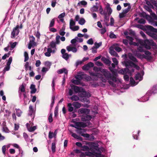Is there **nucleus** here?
Wrapping results in <instances>:
<instances>
[{"label":"nucleus","instance_id":"25","mask_svg":"<svg viewBox=\"0 0 157 157\" xmlns=\"http://www.w3.org/2000/svg\"><path fill=\"white\" fill-rule=\"evenodd\" d=\"M111 80L113 82H120L119 80L115 76H113L112 75V77L110 78V80Z\"/></svg>","mask_w":157,"mask_h":157},{"label":"nucleus","instance_id":"9","mask_svg":"<svg viewBox=\"0 0 157 157\" xmlns=\"http://www.w3.org/2000/svg\"><path fill=\"white\" fill-rule=\"evenodd\" d=\"M77 132L80 134L82 136H83L85 137L89 138L90 135L86 133L85 134L84 132H86V130L84 128H77Z\"/></svg>","mask_w":157,"mask_h":157},{"label":"nucleus","instance_id":"63","mask_svg":"<svg viewBox=\"0 0 157 157\" xmlns=\"http://www.w3.org/2000/svg\"><path fill=\"white\" fill-rule=\"evenodd\" d=\"M97 48H96L94 46L93 47L91 48V50L92 51V52L93 53H96L97 51Z\"/></svg>","mask_w":157,"mask_h":157},{"label":"nucleus","instance_id":"19","mask_svg":"<svg viewBox=\"0 0 157 157\" xmlns=\"http://www.w3.org/2000/svg\"><path fill=\"white\" fill-rule=\"evenodd\" d=\"M29 125V124L28 123H27L26 124V126L28 128V130L30 132H33L36 129V126H34L33 127H30L29 128H28V125Z\"/></svg>","mask_w":157,"mask_h":157},{"label":"nucleus","instance_id":"33","mask_svg":"<svg viewBox=\"0 0 157 157\" xmlns=\"http://www.w3.org/2000/svg\"><path fill=\"white\" fill-rule=\"evenodd\" d=\"M51 64V63L49 61H46L44 63L45 65L49 69L50 68Z\"/></svg>","mask_w":157,"mask_h":157},{"label":"nucleus","instance_id":"43","mask_svg":"<svg viewBox=\"0 0 157 157\" xmlns=\"http://www.w3.org/2000/svg\"><path fill=\"white\" fill-rule=\"evenodd\" d=\"M55 19H53L51 21L49 25V27H53L55 24Z\"/></svg>","mask_w":157,"mask_h":157},{"label":"nucleus","instance_id":"64","mask_svg":"<svg viewBox=\"0 0 157 157\" xmlns=\"http://www.w3.org/2000/svg\"><path fill=\"white\" fill-rule=\"evenodd\" d=\"M100 31L101 34H104L106 32V28H104L101 29Z\"/></svg>","mask_w":157,"mask_h":157},{"label":"nucleus","instance_id":"20","mask_svg":"<svg viewBox=\"0 0 157 157\" xmlns=\"http://www.w3.org/2000/svg\"><path fill=\"white\" fill-rule=\"evenodd\" d=\"M109 52L111 55L112 56H113L117 57H119V56L117 53L113 49H110Z\"/></svg>","mask_w":157,"mask_h":157},{"label":"nucleus","instance_id":"27","mask_svg":"<svg viewBox=\"0 0 157 157\" xmlns=\"http://www.w3.org/2000/svg\"><path fill=\"white\" fill-rule=\"evenodd\" d=\"M131 6H128L127 8L123 10L122 11L123 13H124V14H125L126 15V14L130 11L131 9Z\"/></svg>","mask_w":157,"mask_h":157},{"label":"nucleus","instance_id":"1","mask_svg":"<svg viewBox=\"0 0 157 157\" xmlns=\"http://www.w3.org/2000/svg\"><path fill=\"white\" fill-rule=\"evenodd\" d=\"M101 72L103 75H101L100 77V79L102 82L105 83L108 81L109 84L112 86H114L113 82L110 80V78L112 77V75L109 71L105 69L101 70Z\"/></svg>","mask_w":157,"mask_h":157},{"label":"nucleus","instance_id":"17","mask_svg":"<svg viewBox=\"0 0 157 157\" xmlns=\"http://www.w3.org/2000/svg\"><path fill=\"white\" fill-rule=\"evenodd\" d=\"M30 89H31V93L33 94L35 93L36 90V89L35 88V85L32 84L31 85Z\"/></svg>","mask_w":157,"mask_h":157},{"label":"nucleus","instance_id":"58","mask_svg":"<svg viewBox=\"0 0 157 157\" xmlns=\"http://www.w3.org/2000/svg\"><path fill=\"white\" fill-rule=\"evenodd\" d=\"M60 38V36L59 35H57L56 37V41L55 42L56 44H59L60 43L59 39Z\"/></svg>","mask_w":157,"mask_h":157},{"label":"nucleus","instance_id":"42","mask_svg":"<svg viewBox=\"0 0 157 157\" xmlns=\"http://www.w3.org/2000/svg\"><path fill=\"white\" fill-rule=\"evenodd\" d=\"M19 89L21 92H23L24 93L25 92V86L23 84H22L20 87Z\"/></svg>","mask_w":157,"mask_h":157},{"label":"nucleus","instance_id":"2","mask_svg":"<svg viewBox=\"0 0 157 157\" xmlns=\"http://www.w3.org/2000/svg\"><path fill=\"white\" fill-rule=\"evenodd\" d=\"M122 63L126 67L125 71L128 72L130 74H132L134 71V69L133 68V67L137 70L140 68L139 66L129 60L124 61L122 62Z\"/></svg>","mask_w":157,"mask_h":157},{"label":"nucleus","instance_id":"62","mask_svg":"<svg viewBox=\"0 0 157 157\" xmlns=\"http://www.w3.org/2000/svg\"><path fill=\"white\" fill-rule=\"evenodd\" d=\"M53 137H54L53 132H51V131H50L48 134V137L49 139H51Z\"/></svg>","mask_w":157,"mask_h":157},{"label":"nucleus","instance_id":"16","mask_svg":"<svg viewBox=\"0 0 157 157\" xmlns=\"http://www.w3.org/2000/svg\"><path fill=\"white\" fill-rule=\"evenodd\" d=\"M135 79L136 80H139V81H141L143 79V76L140 73L138 72L135 76Z\"/></svg>","mask_w":157,"mask_h":157},{"label":"nucleus","instance_id":"45","mask_svg":"<svg viewBox=\"0 0 157 157\" xmlns=\"http://www.w3.org/2000/svg\"><path fill=\"white\" fill-rule=\"evenodd\" d=\"M71 136L72 137H73L77 139H80V138H81V137L80 136L77 135L75 133H73L72 134Z\"/></svg>","mask_w":157,"mask_h":157},{"label":"nucleus","instance_id":"10","mask_svg":"<svg viewBox=\"0 0 157 157\" xmlns=\"http://www.w3.org/2000/svg\"><path fill=\"white\" fill-rule=\"evenodd\" d=\"M12 61V57L10 56L7 62L6 63V65L3 71H8L10 69V65Z\"/></svg>","mask_w":157,"mask_h":157},{"label":"nucleus","instance_id":"41","mask_svg":"<svg viewBox=\"0 0 157 157\" xmlns=\"http://www.w3.org/2000/svg\"><path fill=\"white\" fill-rule=\"evenodd\" d=\"M56 43L54 41H52L50 43V46L52 48H54L56 47Z\"/></svg>","mask_w":157,"mask_h":157},{"label":"nucleus","instance_id":"28","mask_svg":"<svg viewBox=\"0 0 157 157\" xmlns=\"http://www.w3.org/2000/svg\"><path fill=\"white\" fill-rule=\"evenodd\" d=\"M17 44V42H15L13 43H11V48L10 49V50H12L16 46V45Z\"/></svg>","mask_w":157,"mask_h":157},{"label":"nucleus","instance_id":"34","mask_svg":"<svg viewBox=\"0 0 157 157\" xmlns=\"http://www.w3.org/2000/svg\"><path fill=\"white\" fill-rule=\"evenodd\" d=\"M29 39L30 40L29 42L33 43V44L35 43V38L33 36H31L29 37Z\"/></svg>","mask_w":157,"mask_h":157},{"label":"nucleus","instance_id":"4","mask_svg":"<svg viewBox=\"0 0 157 157\" xmlns=\"http://www.w3.org/2000/svg\"><path fill=\"white\" fill-rule=\"evenodd\" d=\"M138 42L140 45L144 46L146 48L150 49L151 48V46H155L156 44L152 40L147 39L143 40L141 39H139Z\"/></svg>","mask_w":157,"mask_h":157},{"label":"nucleus","instance_id":"8","mask_svg":"<svg viewBox=\"0 0 157 157\" xmlns=\"http://www.w3.org/2000/svg\"><path fill=\"white\" fill-rule=\"evenodd\" d=\"M19 25H17L16 27L13 29L11 33V37L12 38H14L16 36H17L19 32Z\"/></svg>","mask_w":157,"mask_h":157},{"label":"nucleus","instance_id":"61","mask_svg":"<svg viewBox=\"0 0 157 157\" xmlns=\"http://www.w3.org/2000/svg\"><path fill=\"white\" fill-rule=\"evenodd\" d=\"M63 29V31H62L61 30H60L59 32V33L60 35L62 36H63L65 34V32L64 31L65 29V28H64Z\"/></svg>","mask_w":157,"mask_h":157},{"label":"nucleus","instance_id":"55","mask_svg":"<svg viewBox=\"0 0 157 157\" xmlns=\"http://www.w3.org/2000/svg\"><path fill=\"white\" fill-rule=\"evenodd\" d=\"M82 69L83 70L87 71L90 69V68L88 66V65L87 64L83 66L82 67Z\"/></svg>","mask_w":157,"mask_h":157},{"label":"nucleus","instance_id":"54","mask_svg":"<svg viewBox=\"0 0 157 157\" xmlns=\"http://www.w3.org/2000/svg\"><path fill=\"white\" fill-rule=\"evenodd\" d=\"M112 61L117 66L118 65V62L117 59L115 58H112Z\"/></svg>","mask_w":157,"mask_h":157},{"label":"nucleus","instance_id":"23","mask_svg":"<svg viewBox=\"0 0 157 157\" xmlns=\"http://www.w3.org/2000/svg\"><path fill=\"white\" fill-rule=\"evenodd\" d=\"M72 104L69 103L67 105L68 110L70 112H72L74 110V108L72 106Z\"/></svg>","mask_w":157,"mask_h":157},{"label":"nucleus","instance_id":"29","mask_svg":"<svg viewBox=\"0 0 157 157\" xmlns=\"http://www.w3.org/2000/svg\"><path fill=\"white\" fill-rule=\"evenodd\" d=\"M75 24V22L72 19H71L70 20V29H71V28Z\"/></svg>","mask_w":157,"mask_h":157},{"label":"nucleus","instance_id":"12","mask_svg":"<svg viewBox=\"0 0 157 157\" xmlns=\"http://www.w3.org/2000/svg\"><path fill=\"white\" fill-rule=\"evenodd\" d=\"M74 90L76 93L82 92L83 93H86L85 91H83V89L82 87H79L77 86H75L74 87Z\"/></svg>","mask_w":157,"mask_h":157},{"label":"nucleus","instance_id":"5","mask_svg":"<svg viewBox=\"0 0 157 157\" xmlns=\"http://www.w3.org/2000/svg\"><path fill=\"white\" fill-rule=\"evenodd\" d=\"M157 93V85L154 86L151 90H148L146 93V95L143 97L140 101L145 102L148 101L149 97L152 94H155Z\"/></svg>","mask_w":157,"mask_h":157},{"label":"nucleus","instance_id":"32","mask_svg":"<svg viewBox=\"0 0 157 157\" xmlns=\"http://www.w3.org/2000/svg\"><path fill=\"white\" fill-rule=\"evenodd\" d=\"M86 22V21L85 19L83 18H81L78 22V23L81 25H83Z\"/></svg>","mask_w":157,"mask_h":157},{"label":"nucleus","instance_id":"39","mask_svg":"<svg viewBox=\"0 0 157 157\" xmlns=\"http://www.w3.org/2000/svg\"><path fill=\"white\" fill-rule=\"evenodd\" d=\"M62 57L66 60H67L69 58V54L66 53L63 55Z\"/></svg>","mask_w":157,"mask_h":157},{"label":"nucleus","instance_id":"3","mask_svg":"<svg viewBox=\"0 0 157 157\" xmlns=\"http://www.w3.org/2000/svg\"><path fill=\"white\" fill-rule=\"evenodd\" d=\"M90 111L89 109H87L81 108L79 109L78 113L83 114L81 118L82 121H86L91 120L92 117L89 115L90 113Z\"/></svg>","mask_w":157,"mask_h":157},{"label":"nucleus","instance_id":"6","mask_svg":"<svg viewBox=\"0 0 157 157\" xmlns=\"http://www.w3.org/2000/svg\"><path fill=\"white\" fill-rule=\"evenodd\" d=\"M148 30L147 31V33L154 39H157V29L152 26L149 25L148 26Z\"/></svg>","mask_w":157,"mask_h":157},{"label":"nucleus","instance_id":"57","mask_svg":"<svg viewBox=\"0 0 157 157\" xmlns=\"http://www.w3.org/2000/svg\"><path fill=\"white\" fill-rule=\"evenodd\" d=\"M114 49V50L116 51H117V52H120L121 51H122V49L119 47H115Z\"/></svg>","mask_w":157,"mask_h":157},{"label":"nucleus","instance_id":"31","mask_svg":"<svg viewBox=\"0 0 157 157\" xmlns=\"http://www.w3.org/2000/svg\"><path fill=\"white\" fill-rule=\"evenodd\" d=\"M56 143L55 142H53L52 143V150L53 153H54L56 151Z\"/></svg>","mask_w":157,"mask_h":157},{"label":"nucleus","instance_id":"53","mask_svg":"<svg viewBox=\"0 0 157 157\" xmlns=\"http://www.w3.org/2000/svg\"><path fill=\"white\" fill-rule=\"evenodd\" d=\"M144 8L149 12H152V10L151 8L148 6L146 5L145 6H144Z\"/></svg>","mask_w":157,"mask_h":157},{"label":"nucleus","instance_id":"35","mask_svg":"<svg viewBox=\"0 0 157 157\" xmlns=\"http://www.w3.org/2000/svg\"><path fill=\"white\" fill-rule=\"evenodd\" d=\"M24 56H25L24 62H25L26 61H27V60H28L29 59L28 54L27 53V52H24Z\"/></svg>","mask_w":157,"mask_h":157},{"label":"nucleus","instance_id":"7","mask_svg":"<svg viewBox=\"0 0 157 157\" xmlns=\"http://www.w3.org/2000/svg\"><path fill=\"white\" fill-rule=\"evenodd\" d=\"M144 53L145 55L140 53H136V56L140 59H145L147 60H150L152 59V57L151 56V53L148 51H146L144 52Z\"/></svg>","mask_w":157,"mask_h":157},{"label":"nucleus","instance_id":"49","mask_svg":"<svg viewBox=\"0 0 157 157\" xmlns=\"http://www.w3.org/2000/svg\"><path fill=\"white\" fill-rule=\"evenodd\" d=\"M76 38H78V37H75V38L71 40V43L72 44L74 45L77 41Z\"/></svg>","mask_w":157,"mask_h":157},{"label":"nucleus","instance_id":"14","mask_svg":"<svg viewBox=\"0 0 157 157\" xmlns=\"http://www.w3.org/2000/svg\"><path fill=\"white\" fill-rule=\"evenodd\" d=\"M101 60L106 64L109 66L110 65L111 62L109 59L106 58L105 57H102L101 58Z\"/></svg>","mask_w":157,"mask_h":157},{"label":"nucleus","instance_id":"21","mask_svg":"<svg viewBox=\"0 0 157 157\" xmlns=\"http://www.w3.org/2000/svg\"><path fill=\"white\" fill-rule=\"evenodd\" d=\"M72 105L77 109L79 108L81 106L80 104L78 102H74L72 103Z\"/></svg>","mask_w":157,"mask_h":157},{"label":"nucleus","instance_id":"47","mask_svg":"<svg viewBox=\"0 0 157 157\" xmlns=\"http://www.w3.org/2000/svg\"><path fill=\"white\" fill-rule=\"evenodd\" d=\"M79 27L78 26H75L74 27H72L71 29H70L73 31L78 30L79 29Z\"/></svg>","mask_w":157,"mask_h":157},{"label":"nucleus","instance_id":"38","mask_svg":"<svg viewBox=\"0 0 157 157\" xmlns=\"http://www.w3.org/2000/svg\"><path fill=\"white\" fill-rule=\"evenodd\" d=\"M104 15V21H108L109 20V16L107 15V13H106L104 14H103Z\"/></svg>","mask_w":157,"mask_h":157},{"label":"nucleus","instance_id":"50","mask_svg":"<svg viewBox=\"0 0 157 157\" xmlns=\"http://www.w3.org/2000/svg\"><path fill=\"white\" fill-rule=\"evenodd\" d=\"M87 43L88 44H93L94 43V41L93 39L92 38L90 39L87 41Z\"/></svg>","mask_w":157,"mask_h":157},{"label":"nucleus","instance_id":"56","mask_svg":"<svg viewBox=\"0 0 157 157\" xmlns=\"http://www.w3.org/2000/svg\"><path fill=\"white\" fill-rule=\"evenodd\" d=\"M55 79V78H54L52 81V90L53 91L55 90V83L54 82V80Z\"/></svg>","mask_w":157,"mask_h":157},{"label":"nucleus","instance_id":"22","mask_svg":"<svg viewBox=\"0 0 157 157\" xmlns=\"http://www.w3.org/2000/svg\"><path fill=\"white\" fill-rule=\"evenodd\" d=\"M130 82L131 85H133V86L136 85L138 83V82H136L133 78L132 77H131L130 78Z\"/></svg>","mask_w":157,"mask_h":157},{"label":"nucleus","instance_id":"24","mask_svg":"<svg viewBox=\"0 0 157 157\" xmlns=\"http://www.w3.org/2000/svg\"><path fill=\"white\" fill-rule=\"evenodd\" d=\"M98 7L97 5H94L91 8L90 10L92 12H96L98 11Z\"/></svg>","mask_w":157,"mask_h":157},{"label":"nucleus","instance_id":"30","mask_svg":"<svg viewBox=\"0 0 157 157\" xmlns=\"http://www.w3.org/2000/svg\"><path fill=\"white\" fill-rule=\"evenodd\" d=\"M71 99L73 101H77L79 100V98L77 96L74 95L71 98Z\"/></svg>","mask_w":157,"mask_h":157},{"label":"nucleus","instance_id":"26","mask_svg":"<svg viewBox=\"0 0 157 157\" xmlns=\"http://www.w3.org/2000/svg\"><path fill=\"white\" fill-rule=\"evenodd\" d=\"M129 59L131 60H132L133 62L136 63L138 62L137 60V59L132 55L129 56Z\"/></svg>","mask_w":157,"mask_h":157},{"label":"nucleus","instance_id":"36","mask_svg":"<svg viewBox=\"0 0 157 157\" xmlns=\"http://www.w3.org/2000/svg\"><path fill=\"white\" fill-rule=\"evenodd\" d=\"M10 52H9L8 53L5 54L2 58V59L4 60L7 58L9 57L10 55Z\"/></svg>","mask_w":157,"mask_h":157},{"label":"nucleus","instance_id":"52","mask_svg":"<svg viewBox=\"0 0 157 157\" xmlns=\"http://www.w3.org/2000/svg\"><path fill=\"white\" fill-rule=\"evenodd\" d=\"M21 113L22 112L20 109H18L16 110V115L18 117H20Z\"/></svg>","mask_w":157,"mask_h":157},{"label":"nucleus","instance_id":"46","mask_svg":"<svg viewBox=\"0 0 157 157\" xmlns=\"http://www.w3.org/2000/svg\"><path fill=\"white\" fill-rule=\"evenodd\" d=\"M102 45V42H100L99 43H97V42H95L94 43V46L96 48H99L100 46H101Z\"/></svg>","mask_w":157,"mask_h":157},{"label":"nucleus","instance_id":"37","mask_svg":"<svg viewBox=\"0 0 157 157\" xmlns=\"http://www.w3.org/2000/svg\"><path fill=\"white\" fill-rule=\"evenodd\" d=\"M102 69L101 67H94L93 68V70L96 72L100 71L101 72V70Z\"/></svg>","mask_w":157,"mask_h":157},{"label":"nucleus","instance_id":"48","mask_svg":"<svg viewBox=\"0 0 157 157\" xmlns=\"http://www.w3.org/2000/svg\"><path fill=\"white\" fill-rule=\"evenodd\" d=\"M72 82L76 85H79L80 83V80H78L77 79H74L72 81Z\"/></svg>","mask_w":157,"mask_h":157},{"label":"nucleus","instance_id":"60","mask_svg":"<svg viewBox=\"0 0 157 157\" xmlns=\"http://www.w3.org/2000/svg\"><path fill=\"white\" fill-rule=\"evenodd\" d=\"M84 78H85L86 80L87 81H90L91 79V77L86 74H84Z\"/></svg>","mask_w":157,"mask_h":157},{"label":"nucleus","instance_id":"13","mask_svg":"<svg viewBox=\"0 0 157 157\" xmlns=\"http://www.w3.org/2000/svg\"><path fill=\"white\" fill-rule=\"evenodd\" d=\"M76 126L77 127V128H81V127L85 128L86 127L87 125L85 123L82 122H76Z\"/></svg>","mask_w":157,"mask_h":157},{"label":"nucleus","instance_id":"15","mask_svg":"<svg viewBox=\"0 0 157 157\" xmlns=\"http://www.w3.org/2000/svg\"><path fill=\"white\" fill-rule=\"evenodd\" d=\"M68 71L65 68H63L62 69L58 70L57 72L58 74H61L64 73L65 74L67 75L68 73Z\"/></svg>","mask_w":157,"mask_h":157},{"label":"nucleus","instance_id":"44","mask_svg":"<svg viewBox=\"0 0 157 157\" xmlns=\"http://www.w3.org/2000/svg\"><path fill=\"white\" fill-rule=\"evenodd\" d=\"M55 98V96H53L52 97V103L50 105L51 108L53 107L54 104Z\"/></svg>","mask_w":157,"mask_h":157},{"label":"nucleus","instance_id":"40","mask_svg":"<svg viewBox=\"0 0 157 157\" xmlns=\"http://www.w3.org/2000/svg\"><path fill=\"white\" fill-rule=\"evenodd\" d=\"M80 4L82 5L86 6L87 5V2L85 1H82L79 2L78 3V6H79Z\"/></svg>","mask_w":157,"mask_h":157},{"label":"nucleus","instance_id":"11","mask_svg":"<svg viewBox=\"0 0 157 157\" xmlns=\"http://www.w3.org/2000/svg\"><path fill=\"white\" fill-rule=\"evenodd\" d=\"M66 49L68 52L72 51L73 53H76L77 51V49L75 47H72L71 44L66 47Z\"/></svg>","mask_w":157,"mask_h":157},{"label":"nucleus","instance_id":"51","mask_svg":"<svg viewBox=\"0 0 157 157\" xmlns=\"http://www.w3.org/2000/svg\"><path fill=\"white\" fill-rule=\"evenodd\" d=\"M142 46L141 45V46H140L138 48L137 50H138L141 52H144L145 51H144L143 48L142 47Z\"/></svg>","mask_w":157,"mask_h":157},{"label":"nucleus","instance_id":"18","mask_svg":"<svg viewBox=\"0 0 157 157\" xmlns=\"http://www.w3.org/2000/svg\"><path fill=\"white\" fill-rule=\"evenodd\" d=\"M84 74H79L75 76V78L79 80H81L84 78Z\"/></svg>","mask_w":157,"mask_h":157},{"label":"nucleus","instance_id":"59","mask_svg":"<svg viewBox=\"0 0 157 157\" xmlns=\"http://www.w3.org/2000/svg\"><path fill=\"white\" fill-rule=\"evenodd\" d=\"M138 23L140 24H144L146 23V21L144 19H141L138 21Z\"/></svg>","mask_w":157,"mask_h":157}]
</instances>
